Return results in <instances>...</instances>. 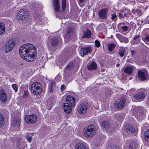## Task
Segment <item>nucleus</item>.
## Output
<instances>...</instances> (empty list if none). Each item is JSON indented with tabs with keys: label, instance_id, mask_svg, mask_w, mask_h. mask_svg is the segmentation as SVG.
<instances>
[{
	"label": "nucleus",
	"instance_id": "obj_1",
	"mask_svg": "<svg viewBox=\"0 0 149 149\" xmlns=\"http://www.w3.org/2000/svg\"><path fill=\"white\" fill-rule=\"evenodd\" d=\"M19 53L22 58L28 62L33 61L36 57L35 47L31 44H26L20 47Z\"/></svg>",
	"mask_w": 149,
	"mask_h": 149
},
{
	"label": "nucleus",
	"instance_id": "obj_2",
	"mask_svg": "<svg viewBox=\"0 0 149 149\" xmlns=\"http://www.w3.org/2000/svg\"><path fill=\"white\" fill-rule=\"evenodd\" d=\"M31 90L33 95H37L41 93L42 90V87L40 83L36 82L33 83L31 85Z\"/></svg>",
	"mask_w": 149,
	"mask_h": 149
},
{
	"label": "nucleus",
	"instance_id": "obj_3",
	"mask_svg": "<svg viewBox=\"0 0 149 149\" xmlns=\"http://www.w3.org/2000/svg\"><path fill=\"white\" fill-rule=\"evenodd\" d=\"M95 130V125L91 124L86 127L84 130V134L87 136H91L93 135Z\"/></svg>",
	"mask_w": 149,
	"mask_h": 149
},
{
	"label": "nucleus",
	"instance_id": "obj_4",
	"mask_svg": "<svg viewBox=\"0 0 149 149\" xmlns=\"http://www.w3.org/2000/svg\"><path fill=\"white\" fill-rule=\"evenodd\" d=\"M15 46V44L13 41L9 40L5 42L4 45V49L6 53L10 52Z\"/></svg>",
	"mask_w": 149,
	"mask_h": 149
},
{
	"label": "nucleus",
	"instance_id": "obj_5",
	"mask_svg": "<svg viewBox=\"0 0 149 149\" xmlns=\"http://www.w3.org/2000/svg\"><path fill=\"white\" fill-rule=\"evenodd\" d=\"M25 122L28 124H34L37 120V117L35 114H32L31 115H26L24 117Z\"/></svg>",
	"mask_w": 149,
	"mask_h": 149
},
{
	"label": "nucleus",
	"instance_id": "obj_6",
	"mask_svg": "<svg viewBox=\"0 0 149 149\" xmlns=\"http://www.w3.org/2000/svg\"><path fill=\"white\" fill-rule=\"evenodd\" d=\"M29 13L28 11L25 12L23 9L20 10L17 13V18L18 20H26L27 17Z\"/></svg>",
	"mask_w": 149,
	"mask_h": 149
},
{
	"label": "nucleus",
	"instance_id": "obj_7",
	"mask_svg": "<svg viewBox=\"0 0 149 149\" xmlns=\"http://www.w3.org/2000/svg\"><path fill=\"white\" fill-rule=\"evenodd\" d=\"M125 102V98L124 97H122L115 103V107L118 109H122L124 107Z\"/></svg>",
	"mask_w": 149,
	"mask_h": 149
},
{
	"label": "nucleus",
	"instance_id": "obj_8",
	"mask_svg": "<svg viewBox=\"0 0 149 149\" xmlns=\"http://www.w3.org/2000/svg\"><path fill=\"white\" fill-rule=\"evenodd\" d=\"M108 9L107 8L101 9L99 11L98 15L100 19L106 20L107 17Z\"/></svg>",
	"mask_w": 149,
	"mask_h": 149
},
{
	"label": "nucleus",
	"instance_id": "obj_9",
	"mask_svg": "<svg viewBox=\"0 0 149 149\" xmlns=\"http://www.w3.org/2000/svg\"><path fill=\"white\" fill-rule=\"evenodd\" d=\"M138 75L139 79L141 81H144L148 79V75L147 72L139 71Z\"/></svg>",
	"mask_w": 149,
	"mask_h": 149
},
{
	"label": "nucleus",
	"instance_id": "obj_10",
	"mask_svg": "<svg viewBox=\"0 0 149 149\" xmlns=\"http://www.w3.org/2000/svg\"><path fill=\"white\" fill-rule=\"evenodd\" d=\"M145 92L143 91H139L134 96V98L141 101L143 100L145 97Z\"/></svg>",
	"mask_w": 149,
	"mask_h": 149
},
{
	"label": "nucleus",
	"instance_id": "obj_11",
	"mask_svg": "<svg viewBox=\"0 0 149 149\" xmlns=\"http://www.w3.org/2000/svg\"><path fill=\"white\" fill-rule=\"evenodd\" d=\"M88 106L86 103H82L80 104L78 108V111L80 114L85 113L86 111Z\"/></svg>",
	"mask_w": 149,
	"mask_h": 149
},
{
	"label": "nucleus",
	"instance_id": "obj_12",
	"mask_svg": "<svg viewBox=\"0 0 149 149\" xmlns=\"http://www.w3.org/2000/svg\"><path fill=\"white\" fill-rule=\"evenodd\" d=\"M66 103H68L69 105L71 107H73L75 104V99L71 95H68L66 98Z\"/></svg>",
	"mask_w": 149,
	"mask_h": 149
},
{
	"label": "nucleus",
	"instance_id": "obj_13",
	"mask_svg": "<svg viewBox=\"0 0 149 149\" xmlns=\"http://www.w3.org/2000/svg\"><path fill=\"white\" fill-rule=\"evenodd\" d=\"M92 50L91 48L90 47L83 48L81 49L80 54L82 56H83L91 53Z\"/></svg>",
	"mask_w": 149,
	"mask_h": 149
},
{
	"label": "nucleus",
	"instance_id": "obj_14",
	"mask_svg": "<svg viewBox=\"0 0 149 149\" xmlns=\"http://www.w3.org/2000/svg\"><path fill=\"white\" fill-rule=\"evenodd\" d=\"M124 129L128 133H134L135 132V129L134 126L132 125L128 124L125 125L124 126Z\"/></svg>",
	"mask_w": 149,
	"mask_h": 149
},
{
	"label": "nucleus",
	"instance_id": "obj_15",
	"mask_svg": "<svg viewBox=\"0 0 149 149\" xmlns=\"http://www.w3.org/2000/svg\"><path fill=\"white\" fill-rule=\"evenodd\" d=\"M64 111L67 113H70L72 111L71 107L68 103H63L62 105Z\"/></svg>",
	"mask_w": 149,
	"mask_h": 149
},
{
	"label": "nucleus",
	"instance_id": "obj_16",
	"mask_svg": "<svg viewBox=\"0 0 149 149\" xmlns=\"http://www.w3.org/2000/svg\"><path fill=\"white\" fill-rule=\"evenodd\" d=\"M116 36L121 42H124L125 43H127L129 42V40L128 38L124 36L119 33L116 34Z\"/></svg>",
	"mask_w": 149,
	"mask_h": 149
},
{
	"label": "nucleus",
	"instance_id": "obj_17",
	"mask_svg": "<svg viewBox=\"0 0 149 149\" xmlns=\"http://www.w3.org/2000/svg\"><path fill=\"white\" fill-rule=\"evenodd\" d=\"M53 5L54 11L56 12H60V6L59 3V0H52Z\"/></svg>",
	"mask_w": 149,
	"mask_h": 149
},
{
	"label": "nucleus",
	"instance_id": "obj_18",
	"mask_svg": "<svg viewBox=\"0 0 149 149\" xmlns=\"http://www.w3.org/2000/svg\"><path fill=\"white\" fill-rule=\"evenodd\" d=\"M87 68L89 70H95L97 68V64L94 61L90 62L88 65Z\"/></svg>",
	"mask_w": 149,
	"mask_h": 149
},
{
	"label": "nucleus",
	"instance_id": "obj_19",
	"mask_svg": "<svg viewBox=\"0 0 149 149\" xmlns=\"http://www.w3.org/2000/svg\"><path fill=\"white\" fill-rule=\"evenodd\" d=\"M7 96L4 91L1 90L0 91V100L1 102H5L7 100Z\"/></svg>",
	"mask_w": 149,
	"mask_h": 149
},
{
	"label": "nucleus",
	"instance_id": "obj_20",
	"mask_svg": "<svg viewBox=\"0 0 149 149\" xmlns=\"http://www.w3.org/2000/svg\"><path fill=\"white\" fill-rule=\"evenodd\" d=\"M74 149H87L84 143L80 142L76 143Z\"/></svg>",
	"mask_w": 149,
	"mask_h": 149
},
{
	"label": "nucleus",
	"instance_id": "obj_21",
	"mask_svg": "<svg viewBox=\"0 0 149 149\" xmlns=\"http://www.w3.org/2000/svg\"><path fill=\"white\" fill-rule=\"evenodd\" d=\"M21 119L18 118H15L12 123L13 126L16 127H19L20 125Z\"/></svg>",
	"mask_w": 149,
	"mask_h": 149
},
{
	"label": "nucleus",
	"instance_id": "obj_22",
	"mask_svg": "<svg viewBox=\"0 0 149 149\" xmlns=\"http://www.w3.org/2000/svg\"><path fill=\"white\" fill-rule=\"evenodd\" d=\"M133 66H127L125 68L124 72L128 74H130L132 73L133 70Z\"/></svg>",
	"mask_w": 149,
	"mask_h": 149
},
{
	"label": "nucleus",
	"instance_id": "obj_23",
	"mask_svg": "<svg viewBox=\"0 0 149 149\" xmlns=\"http://www.w3.org/2000/svg\"><path fill=\"white\" fill-rule=\"evenodd\" d=\"M140 36L139 35H135L132 41V44H135L139 43L140 41Z\"/></svg>",
	"mask_w": 149,
	"mask_h": 149
},
{
	"label": "nucleus",
	"instance_id": "obj_24",
	"mask_svg": "<svg viewBox=\"0 0 149 149\" xmlns=\"http://www.w3.org/2000/svg\"><path fill=\"white\" fill-rule=\"evenodd\" d=\"M91 35V33L90 31L88 29H87L86 31H84V36H82V38H90Z\"/></svg>",
	"mask_w": 149,
	"mask_h": 149
},
{
	"label": "nucleus",
	"instance_id": "obj_25",
	"mask_svg": "<svg viewBox=\"0 0 149 149\" xmlns=\"http://www.w3.org/2000/svg\"><path fill=\"white\" fill-rule=\"evenodd\" d=\"M5 25L3 22H0V35L5 33Z\"/></svg>",
	"mask_w": 149,
	"mask_h": 149
},
{
	"label": "nucleus",
	"instance_id": "obj_26",
	"mask_svg": "<svg viewBox=\"0 0 149 149\" xmlns=\"http://www.w3.org/2000/svg\"><path fill=\"white\" fill-rule=\"evenodd\" d=\"M58 40L57 38H52L50 41V43L51 45L53 46H56L58 44Z\"/></svg>",
	"mask_w": 149,
	"mask_h": 149
},
{
	"label": "nucleus",
	"instance_id": "obj_27",
	"mask_svg": "<svg viewBox=\"0 0 149 149\" xmlns=\"http://www.w3.org/2000/svg\"><path fill=\"white\" fill-rule=\"evenodd\" d=\"M101 126L102 127L106 129H108L109 127V125L108 121L106 120L103 121L101 124Z\"/></svg>",
	"mask_w": 149,
	"mask_h": 149
},
{
	"label": "nucleus",
	"instance_id": "obj_28",
	"mask_svg": "<svg viewBox=\"0 0 149 149\" xmlns=\"http://www.w3.org/2000/svg\"><path fill=\"white\" fill-rule=\"evenodd\" d=\"M72 28L68 27L66 30V36L67 38H69L71 34L72 33Z\"/></svg>",
	"mask_w": 149,
	"mask_h": 149
},
{
	"label": "nucleus",
	"instance_id": "obj_29",
	"mask_svg": "<svg viewBox=\"0 0 149 149\" xmlns=\"http://www.w3.org/2000/svg\"><path fill=\"white\" fill-rule=\"evenodd\" d=\"M108 49L109 51L112 52L116 47V45L113 43L108 45Z\"/></svg>",
	"mask_w": 149,
	"mask_h": 149
},
{
	"label": "nucleus",
	"instance_id": "obj_30",
	"mask_svg": "<svg viewBox=\"0 0 149 149\" xmlns=\"http://www.w3.org/2000/svg\"><path fill=\"white\" fill-rule=\"evenodd\" d=\"M17 146L19 149H24L25 146L24 143L20 141L17 143Z\"/></svg>",
	"mask_w": 149,
	"mask_h": 149
},
{
	"label": "nucleus",
	"instance_id": "obj_31",
	"mask_svg": "<svg viewBox=\"0 0 149 149\" xmlns=\"http://www.w3.org/2000/svg\"><path fill=\"white\" fill-rule=\"evenodd\" d=\"M132 11L134 14H135L137 13L139 16L141 15L142 14L141 11L140 9H132Z\"/></svg>",
	"mask_w": 149,
	"mask_h": 149
},
{
	"label": "nucleus",
	"instance_id": "obj_32",
	"mask_svg": "<svg viewBox=\"0 0 149 149\" xmlns=\"http://www.w3.org/2000/svg\"><path fill=\"white\" fill-rule=\"evenodd\" d=\"M144 135L145 140L147 142H149V129L145 132Z\"/></svg>",
	"mask_w": 149,
	"mask_h": 149
},
{
	"label": "nucleus",
	"instance_id": "obj_33",
	"mask_svg": "<svg viewBox=\"0 0 149 149\" xmlns=\"http://www.w3.org/2000/svg\"><path fill=\"white\" fill-rule=\"evenodd\" d=\"M125 50V48L124 47H123L120 48L119 52V54L121 57H122L124 56Z\"/></svg>",
	"mask_w": 149,
	"mask_h": 149
},
{
	"label": "nucleus",
	"instance_id": "obj_34",
	"mask_svg": "<svg viewBox=\"0 0 149 149\" xmlns=\"http://www.w3.org/2000/svg\"><path fill=\"white\" fill-rule=\"evenodd\" d=\"M50 85L49 86V89L50 93L52 92V87L53 86L55 85V82L52 81L50 82Z\"/></svg>",
	"mask_w": 149,
	"mask_h": 149
},
{
	"label": "nucleus",
	"instance_id": "obj_35",
	"mask_svg": "<svg viewBox=\"0 0 149 149\" xmlns=\"http://www.w3.org/2000/svg\"><path fill=\"white\" fill-rule=\"evenodd\" d=\"M4 119L3 115L0 113V127H1L3 125Z\"/></svg>",
	"mask_w": 149,
	"mask_h": 149
},
{
	"label": "nucleus",
	"instance_id": "obj_36",
	"mask_svg": "<svg viewBox=\"0 0 149 149\" xmlns=\"http://www.w3.org/2000/svg\"><path fill=\"white\" fill-rule=\"evenodd\" d=\"M130 147L132 149H135L137 147V144L134 142H132L130 144Z\"/></svg>",
	"mask_w": 149,
	"mask_h": 149
},
{
	"label": "nucleus",
	"instance_id": "obj_37",
	"mask_svg": "<svg viewBox=\"0 0 149 149\" xmlns=\"http://www.w3.org/2000/svg\"><path fill=\"white\" fill-rule=\"evenodd\" d=\"M74 66V64L72 62L70 63L66 67L67 70H70L72 69Z\"/></svg>",
	"mask_w": 149,
	"mask_h": 149
},
{
	"label": "nucleus",
	"instance_id": "obj_38",
	"mask_svg": "<svg viewBox=\"0 0 149 149\" xmlns=\"http://www.w3.org/2000/svg\"><path fill=\"white\" fill-rule=\"evenodd\" d=\"M111 19L113 21L116 22L117 19V17L115 14H113L111 15Z\"/></svg>",
	"mask_w": 149,
	"mask_h": 149
},
{
	"label": "nucleus",
	"instance_id": "obj_39",
	"mask_svg": "<svg viewBox=\"0 0 149 149\" xmlns=\"http://www.w3.org/2000/svg\"><path fill=\"white\" fill-rule=\"evenodd\" d=\"M62 4L63 10V11H64L66 7V0H62Z\"/></svg>",
	"mask_w": 149,
	"mask_h": 149
},
{
	"label": "nucleus",
	"instance_id": "obj_40",
	"mask_svg": "<svg viewBox=\"0 0 149 149\" xmlns=\"http://www.w3.org/2000/svg\"><path fill=\"white\" fill-rule=\"evenodd\" d=\"M29 93L28 91H24L23 95V97L25 98L27 97L28 96Z\"/></svg>",
	"mask_w": 149,
	"mask_h": 149
},
{
	"label": "nucleus",
	"instance_id": "obj_41",
	"mask_svg": "<svg viewBox=\"0 0 149 149\" xmlns=\"http://www.w3.org/2000/svg\"><path fill=\"white\" fill-rule=\"evenodd\" d=\"M12 87L15 92L17 91L18 87L15 84H13L12 85Z\"/></svg>",
	"mask_w": 149,
	"mask_h": 149
},
{
	"label": "nucleus",
	"instance_id": "obj_42",
	"mask_svg": "<svg viewBox=\"0 0 149 149\" xmlns=\"http://www.w3.org/2000/svg\"><path fill=\"white\" fill-rule=\"evenodd\" d=\"M95 44L97 47H99L100 45V44L99 41L96 40L95 41Z\"/></svg>",
	"mask_w": 149,
	"mask_h": 149
},
{
	"label": "nucleus",
	"instance_id": "obj_43",
	"mask_svg": "<svg viewBox=\"0 0 149 149\" xmlns=\"http://www.w3.org/2000/svg\"><path fill=\"white\" fill-rule=\"evenodd\" d=\"M122 27L123 30L124 31H126L128 30V27L127 26H123Z\"/></svg>",
	"mask_w": 149,
	"mask_h": 149
},
{
	"label": "nucleus",
	"instance_id": "obj_44",
	"mask_svg": "<svg viewBox=\"0 0 149 149\" xmlns=\"http://www.w3.org/2000/svg\"><path fill=\"white\" fill-rule=\"evenodd\" d=\"M26 138L28 142H31V137L30 136H26Z\"/></svg>",
	"mask_w": 149,
	"mask_h": 149
},
{
	"label": "nucleus",
	"instance_id": "obj_45",
	"mask_svg": "<svg viewBox=\"0 0 149 149\" xmlns=\"http://www.w3.org/2000/svg\"><path fill=\"white\" fill-rule=\"evenodd\" d=\"M143 40H144L145 42H146V40H147L149 42V36L148 35L146 36Z\"/></svg>",
	"mask_w": 149,
	"mask_h": 149
},
{
	"label": "nucleus",
	"instance_id": "obj_46",
	"mask_svg": "<svg viewBox=\"0 0 149 149\" xmlns=\"http://www.w3.org/2000/svg\"><path fill=\"white\" fill-rule=\"evenodd\" d=\"M122 13H119V18L120 19H121L122 18H123L124 17V16H123V14L122 13H123V11H122L121 12Z\"/></svg>",
	"mask_w": 149,
	"mask_h": 149
},
{
	"label": "nucleus",
	"instance_id": "obj_47",
	"mask_svg": "<svg viewBox=\"0 0 149 149\" xmlns=\"http://www.w3.org/2000/svg\"><path fill=\"white\" fill-rule=\"evenodd\" d=\"M65 86L64 85L62 84L61 85V89L62 91H63L65 89Z\"/></svg>",
	"mask_w": 149,
	"mask_h": 149
},
{
	"label": "nucleus",
	"instance_id": "obj_48",
	"mask_svg": "<svg viewBox=\"0 0 149 149\" xmlns=\"http://www.w3.org/2000/svg\"><path fill=\"white\" fill-rule=\"evenodd\" d=\"M111 149H119V148L118 146L115 145L113 146Z\"/></svg>",
	"mask_w": 149,
	"mask_h": 149
},
{
	"label": "nucleus",
	"instance_id": "obj_49",
	"mask_svg": "<svg viewBox=\"0 0 149 149\" xmlns=\"http://www.w3.org/2000/svg\"><path fill=\"white\" fill-rule=\"evenodd\" d=\"M131 54H132V55H133V54H135V52L134 50H132L131 51Z\"/></svg>",
	"mask_w": 149,
	"mask_h": 149
},
{
	"label": "nucleus",
	"instance_id": "obj_50",
	"mask_svg": "<svg viewBox=\"0 0 149 149\" xmlns=\"http://www.w3.org/2000/svg\"><path fill=\"white\" fill-rule=\"evenodd\" d=\"M119 116H120L121 117V115H119ZM116 118H117V119H118L119 120H121L122 119H123V117H121V118H117V116Z\"/></svg>",
	"mask_w": 149,
	"mask_h": 149
},
{
	"label": "nucleus",
	"instance_id": "obj_51",
	"mask_svg": "<svg viewBox=\"0 0 149 149\" xmlns=\"http://www.w3.org/2000/svg\"><path fill=\"white\" fill-rule=\"evenodd\" d=\"M101 71L102 72H104L105 71V69H104V68H102V69H101Z\"/></svg>",
	"mask_w": 149,
	"mask_h": 149
},
{
	"label": "nucleus",
	"instance_id": "obj_52",
	"mask_svg": "<svg viewBox=\"0 0 149 149\" xmlns=\"http://www.w3.org/2000/svg\"><path fill=\"white\" fill-rule=\"evenodd\" d=\"M127 14L126 13H125L124 14V15H123V16H124V17H127Z\"/></svg>",
	"mask_w": 149,
	"mask_h": 149
},
{
	"label": "nucleus",
	"instance_id": "obj_53",
	"mask_svg": "<svg viewBox=\"0 0 149 149\" xmlns=\"http://www.w3.org/2000/svg\"><path fill=\"white\" fill-rule=\"evenodd\" d=\"M120 64L119 63H117L116 65V66L117 67H119L120 66Z\"/></svg>",
	"mask_w": 149,
	"mask_h": 149
},
{
	"label": "nucleus",
	"instance_id": "obj_54",
	"mask_svg": "<svg viewBox=\"0 0 149 149\" xmlns=\"http://www.w3.org/2000/svg\"><path fill=\"white\" fill-rule=\"evenodd\" d=\"M79 1L81 3H82V2H84L85 0H79Z\"/></svg>",
	"mask_w": 149,
	"mask_h": 149
},
{
	"label": "nucleus",
	"instance_id": "obj_55",
	"mask_svg": "<svg viewBox=\"0 0 149 149\" xmlns=\"http://www.w3.org/2000/svg\"><path fill=\"white\" fill-rule=\"evenodd\" d=\"M141 113L139 112V115H141Z\"/></svg>",
	"mask_w": 149,
	"mask_h": 149
},
{
	"label": "nucleus",
	"instance_id": "obj_56",
	"mask_svg": "<svg viewBox=\"0 0 149 149\" xmlns=\"http://www.w3.org/2000/svg\"><path fill=\"white\" fill-rule=\"evenodd\" d=\"M148 101L149 102V96L148 97Z\"/></svg>",
	"mask_w": 149,
	"mask_h": 149
},
{
	"label": "nucleus",
	"instance_id": "obj_57",
	"mask_svg": "<svg viewBox=\"0 0 149 149\" xmlns=\"http://www.w3.org/2000/svg\"><path fill=\"white\" fill-rule=\"evenodd\" d=\"M58 77H56V78H55V79H56Z\"/></svg>",
	"mask_w": 149,
	"mask_h": 149
},
{
	"label": "nucleus",
	"instance_id": "obj_58",
	"mask_svg": "<svg viewBox=\"0 0 149 149\" xmlns=\"http://www.w3.org/2000/svg\"><path fill=\"white\" fill-rule=\"evenodd\" d=\"M148 23H149V21H148Z\"/></svg>",
	"mask_w": 149,
	"mask_h": 149
}]
</instances>
